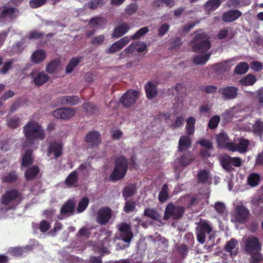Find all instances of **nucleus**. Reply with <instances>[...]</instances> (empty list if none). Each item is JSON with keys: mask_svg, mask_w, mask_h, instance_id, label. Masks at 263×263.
Wrapping results in <instances>:
<instances>
[{"mask_svg": "<svg viewBox=\"0 0 263 263\" xmlns=\"http://www.w3.org/2000/svg\"><path fill=\"white\" fill-rule=\"evenodd\" d=\"M23 132L26 139L23 143V148L32 146L35 140H43L46 135L42 126L34 121H29L23 127Z\"/></svg>", "mask_w": 263, "mask_h": 263, "instance_id": "f257e3e1", "label": "nucleus"}, {"mask_svg": "<svg viewBox=\"0 0 263 263\" xmlns=\"http://www.w3.org/2000/svg\"><path fill=\"white\" fill-rule=\"evenodd\" d=\"M23 199L24 196L21 192L16 189H11L7 190L2 196L1 202L7 206V210H11L15 209Z\"/></svg>", "mask_w": 263, "mask_h": 263, "instance_id": "f03ea898", "label": "nucleus"}, {"mask_svg": "<svg viewBox=\"0 0 263 263\" xmlns=\"http://www.w3.org/2000/svg\"><path fill=\"white\" fill-rule=\"evenodd\" d=\"M127 160L124 156H119L115 161L114 168L109 176L112 181L119 180L124 177L127 171Z\"/></svg>", "mask_w": 263, "mask_h": 263, "instance_id": "7ed1b4c3", "label": "nucleus"}, {"mask_svg": "<svg viewBox=\"0 0 263 263\" xmlns=\"http://www.w3.org/2000/svg\"><path fill=\"white\" fill-rule=\"evenodd\" d=\"M191 43L193 45V51L197 53L206 52L211 46L209 37L205 33L196 34L192 40Z\"/></svg>", "mask_w": 263, "mask_h": 263, "instance_id": "20e7f679", "label": "nucleus"}, {"mask_svg": "<svg viewBox=\"0 0 263 263\" xmlns=\"http://www.w3.org/2000/svg\"><path fill=\"white\" fill-rule=\"evenodd\" d=\"M185 212V208L182 206L177 205L171 202L168 203L165 209L163 219L168 220L172 218L178 220L181 218Z\"/></svg>", "mask_w": 263, "mask_h": 263, "instance_id": "39448f33", "label": "nucleus"}, {"mask_svg": "<svg viewBox=\"0 0 263 263\" xmlns=\"http://www.w3.org/2000/svg\"><path fill=\"white\" fill-rule=\"evenodd\" d=\"M196 231L197 240L200 243L203 244L205 241L206 234L211 235L213 228L210 222L204 220L199 223Z\"/></svg>", "mask_w": 263, "mask_h": 263, "instance_id": "423d86ee", "label": "nucleus"}, {"mask_svg": "<svg viewBox=\"0 0 263 263\" xmlns=\"http://www.w3.org/2000/svg\"><path fill=\"white\" fill-rule=\"evenodd\" d=\"M118 228L119 238L125 242H130L134 237L131 226L127 223L122 222L118 225Z\"/></svg>", "mask_w": 263, "mask_h": 263, "instance_id": "0eeeda50", "label": "nucleus"}, {"mask_svg": "<svg viewBox=\"0 0 263 263\" xmlns=\"http://www.w3.org/2000/svg\"><path fill=\"white\" fill-rule=\"evenodd\" d=\"M262 245L259 239L254 236H250L245 242V250L248 254L256 251H261Z\"/></svg>", "mask_w": 263, "mask_h": 263, "instance_id": "6e6552de", "label": "nucleus"}, {"mask_svg": "<svg viewBox=\"0 0 263 263\" xmlns=\"http://www.w3.org/2000/svg\"><path fill=\"white\" fill-rule=\"evenodd\" d=\"M250 215L249 209L243 204H239L235 208V220L239 223H244Z\"/></svg>", "mask_w": 263, "mask_h": 263, "instance_id": "1a4fd4ad", "label": "nucleus"}, {"mask_svg": "<svg viewBox=\"0 0 263 263\" xmlns=\"http://www.w3.org/2000/svg\"><path fill=\"white\" fill-rule=\"evenodd\" d=\"M238 88L233 86L219 88L218 92L221 95L224 100H233L238 96Z\"/></svg>", "mask_w": 263, "mask_h": 263, "instance_id": "9d476101", "label": "nucleus"}, {"mask_svg": "<svg viewBox=\"0 0 263 263\" xmlns=\"http://www.w3.org/2000/svg\"><path fill=\"white\" fill-rule=\"evenodd\" d=\"M138 95L139 92L137 90H128L122 97L120 102L124 106L130 107L136 103Z\"/></svg>", "mask_w": 263, "mask_h": 263, "instance_id": "9b49d317", "label": "nucleus"}, {"mask_svg": "<svg viewBox=\"0 0 263 263\" xmlns=\"http://www.w3.org/2000/svg\"><path fill=\"white\" fill-rule=\"evenodd\" d=\"M30 76L34 85L38 87L43 85L49 79V77L47 74L38 70H33Z\"/></svg>", "mask_w": 263, "mask_h": 263, "instance_id": "f8f14e48", "label": "nucleus"}, {"mask_svg": "<svg viewBox=\"0 0 263 263\" xmlns=\"http://www.w3.org/2000/svg\"><path fill=\"white\" fill-rule=\"evenodd\" d=\"M96 221L101 225H106L111 217V210L107 207L105 206L101 208L97 212Z\"/></svg>", "mask_w": 263, "mask_h": 263, "instance_id": "ddd939ff", "label": "nucleus"}, {"mask_svg": "<svg viewBox=\"0 0 263 263\" xmlns=\"http://www.w3.org/2000/svg\"><path fill=\"white\" fill-rule=\"evenodd\" d=\"M75 110L72 108L62 107L52 112V116L57 118L67 120L74 116Z\"/></svg>", "mask_w": 263, "mask_h": 263, "instance_id": "4468645a", "label": "nucleus"}, {"mask_svg": "<svg viewBox=\"0 0 263 263\" xmlns=\"http://www.w3.org/2000/svg\"><path fill=\"white\" fill-rule=\"evenodd\" d=\"M63 145L61 142L53 141L49 143L47 149V155H54L55 159L58 158L63 154Z\"/></svg>", "mask_w": 263, "mask_h": 263, "instance_id": "2eb2a0df", "label": "nucleus"}, {"mask_svg": "<svg viewBox=\"0 0 263 263\" xmlns=\"http://www.w3.org/2000/svg\"><path fill=\"white\" fill-rule=\"evenodd\" d=\"M20 14V11L17 8L5 5L0 13V18L8 17L11 20L16 18Z\"/></svg>", "mask_w": 263, "mask_h": 263, "instance_id": "dca6fc26", "label": "nucleus"}, {"mask_svg": "<svg viewBox=\"0 0 263 263\" xmlns=\"http://www.w3.org/2000/svg\"><path fill=\"white\" fill-rule=\"evenodd\" d=\"M84 140L91 147L98 146L101 142V135L96 130H92L86 135Z\"/></svg>", "mask_w": 263, "mask_h": 263, "instance_id": "f3484780", "label": "nucleus"}, {"mask_svg": "<svg viewBox=\"0 0 263 263\" xmlns=\"http://www.w3.org/2000/svg\"><path fill=\"white\" fill-rule=\"evenodd\" d=\"M76 202L73 199L67 200L62 206L60 214L62 216L69 217L74 214Z\"/></svg>", "mask_w": 263, "mask_h": 263, "instance_id": "a211bd4d", "label": "nucleus"}, {"mask_svg": "<svg viewBox=\"0 0 263 263\" xmlns=\"http://www.w3.org/2000/svg\"><path fill=\"white\" fill-rule=\"evenodd\" d=\"M242 15V13L238 9L230 10L222 14V20L227 23L237 20Z\"/></svg>", "mask_w": 263, "mask_h": 263, "instance_id": "6ab92c4d", "label": "nucleus"}, {"mask_svg": "<svg viewBox=\"0 0 263 263\" xmlns=\"http://www.w3.org/2000/svg\"><path fill=\"white\" fill-rule=\"evenodd\" d=\"M58 103L61 105H75L80 102V98L77 96H65L58 98Z\"/></svg>", "mask_w": 263, "mask_h": 263, "instance_id": "aec40b11", "label": "nucleus"}, {"mask_svg": "<svg viewBox=\"0 0 263 263\" xmlns=\"http://www.w3.org/2000/svg\"><path fill=\"white\" fill-rule=\"evenodd\" d=\"M24 149H25V152L22 157L21 167H27L34 162V158L32 156L33 149L26 148Z\"/></svg>", "mask_w": 263, "mask_h": 263, "instance_id": "412c9836", "label": "nucleus"}, {"mask_svg": "<svg viewBox=\"0 0 263 263\" xmlns=\"http://www.w3.org/2000/svg\"><path fill=\"white\" fill-rule=\"evenodd\" d=\"M130 29L128 23H122L117 26L112 33V37L115 38L120 37L124 35Z\"/></svg>", "mask_w": 263, "mask_h": 263, "instance_id": "4be33fe9", "label": "nucleus"}, {"mask_svg": "<svg viewBox=\"0 0 263 263\" xmlns=\"http://www.w3.org/2000/svg\"><path fill=\"white\" fill-rule=\"evenodd\" d=\"M78 181V173L77 171H73L67 176L64 183L68 187H77Z\"/></svg>", "mask_w": 263, "mask_h": 263, "instance_id": "5701e85b", "label": "nucleus"}, {"mask_svg": "<svg viewBox=\"0 0 263 263\" xmlns=\"http://www.w3.org/2000/svg\"><path fill=\"white\" fill-rule=\"evenodd\" d=\"M191 139L189 136H181L179 141L178 151L179 152L185 151L191 146Z\"/></svg>", "mask_w": 263, "mask_h": 263, "instance_id": "b1692460", "label": "nucleus"}, {"mask_svg": "<svg viewBox=\"0 0 263 263\" xmlns=\"http://www.w3.org/2000/svg\"><path fill=\"white\" fill-rule=\"evenodd\" d=\"M194 160L193 153L191 151H186L179 159V163L182 166H186Z\"/></svg>", "mask_w": 263, "mask_h": 263, "instance_id": "393cba45", "label": "nucleus"}, {"mask_svg": "<svg viewBox=\"0 0 263 263\" xmlns=\"http://www.w3.org/2000/svg\"><path fill=\"white\" fill-rule=\"evenodd\" d=\"M146 97L151 99L155 98L158 93L156 85L151 82H148L145 86Z\"/></svg>", "mask_w": 263, "mask_h": 263, "instance_id": "a878e982", "label": "nucleus"}, {"mask_svg": "<svg viewBox=\"0 0 263 263\" xmlns=\"http://www.w3.org/2000/svg\"><path fill=\"white\" fill-rule=\"evenodd\" d=\"M46 57L45 51L38 49L33 52L31 55V61L35 64H39L43 62Z\"/></svg>", "mask_w": 263, "mask_h": 263, "instance_id": "bb28decb", "label": "nucleus"}, {"mask_svg": "<svg viewBox=\"0 0 263 263\" xmlns=\"http://www.w3.org/2000/svg\"><path fill=\"white\" fill-rule=\"evenodd\" d=\"M39 172V167L36 165H33L26 170L25 177L27 181L31 180L37 176Z\"/></svg>", "mask_w": 263, "mask_h": 263, "instance_id": "cd10ccee", "label": "nucleus"}, {"mask_svg": "<svg viewBox=\"0 0 263 263\" xmlns=\"http://www.w3.org/2000/svg\"><path fill=\"white\" fill-rule=\"evenodd\" d=\"M257 81L256 77L253 74H248L239 80V83L245 86H252Z\"/></svg>", "mask_w": 263, "mask_h": 263, "instance_id": "c85d7f7f", "label": "nucleus"}, {"mask_svg": "<svg viewBox=\"0 0 263 263\" xmlns=\"http://www.w3.org/2000/svg\"><path fill=\"white\" fill-rule=\"evenodd\" d=\"M229 140V136L225 132H220L216 136V141L218 148H222Z\"/></svg>", "mask_w": 263, "mask_h": 263, "instance_id": "c756f323", "label": "nucleus"}, {"mask_svg": "<svg viewBox=\"0 0 263 263\" xmlns=\"http://www.w3.org/2000/svg\"><path fill=\"white\" fill-rule=\"evenodd\" d=\"M18 175L16 171H13L4 175L2 177V181L5 183H13L18 179Z\"/></svg>", "mask_w": 263, "mask_h": 263, "instance_id": "7c9ffc66", "label": "nucleus"}, {"mask_svg": "<svg viewBox=\"0 0 263 263\" xmlns=\"http://www.w3.org/2000/svg\"><path fill=\"white\" fill-rule=\"evenodd\" d=\"M137 191V187L135 184H130L126 186L123 191V196L125 199L134 195Z\"/></svg>", "mask_w": 263, "mask_h": 263, "instance_id": "2f4dec72", "label": "nucleus"}, {"mask_svg": "<svg viewBox=\"0 0 263 263\" xmlns=\"http://www.w3.org/2000/svg\"><path fill=\"white\" fill-rule=\"evenodd\" d=\"M238 242L236 239L234 238H231L229 241H228L224 246V250L228 253H231V256H235L238 253V251L236 250L233 252H232V250L234 249L236 246L237 245Z\"/></svg>", "mask_w": 263, "mask_h": 263, "instance_id": "473e14b6", "label": "nucleus"}, {"mask_svg": "<svg viewBox=\"0 0 263 263\" xmlns=\"http://www.w3.org/2000/svg\"><path fill=\"white\" fill-rule=\"evenodd\" d=\"M250 141L244 138L239 139L238 144H236L237 151L240 153H245L248 151Z\"/></svg>", "mask_w": 263, "mask_h": 263, "instance_id": "72a5a7b5", "label": "nucleus"}, {"mask_svg": "<svg viewBox=\"0 0 263 263\" xmlns=\"http://www.w3.org/2000/svg\"><path fill=\"white\" fill-rule=\"evenodd\" d=\"M213 68L215 73L217 74L223 73L230 69L229 65L226 63H216L213 65Z\"/></svg>", "mask_w": 263, "mask_h": 263, "instance_id": "f704fd0d", "label": "nucleus"}, {"mask_svg": "<svg viewBox=\"0 0 263 263\" xmlns=\"http://www.w3.org/2000/svg\"><path fill=\"white\" fill-rule=\"evenodd\" d=\"M220 163L222 167L228 172L233 170L232 157L228 155L223 156L221 160Z\"/></svg>", "mask_w": 263, "mask_h": 263, "instance_id": "c9c22d12", "label": "nucleus"}, {"mask_svg": "<svg viewBox=\"0 0 263 263\" xmlns=\"http://www.w3.org/2000/svg\"><path fill=\"white\" fill-rule=\"evenodd\" d=\"M169 198L168 187L167 184L162 185L161 191L158 195V199L160 202H165Z\"/></svg>", "mask_w": 263, "mask_h": 263, "instance_id": "e433bc0d", "label": "nucleus"}, {"mask_svg": "<svg viewBox=\"0 0 263 263\" xmlns=\"http://www.w3.org/2000/svg\"><path fill=\"white\" fill-rule=\"evenodd\" d=\"M220 0H209L204 4L205 9L209 11H214L221 5Z\"/></svg>", "mask_w": 263, "mask_h": 263, "instance_id": "4c0bfd02", "label": "nucleus"}, {"mask_svg": "<svg viewBox=\"0 0 263 263\" xmlns=\"http://www.w3.org/2000/svg\"><path fill=\"white\" fill-rule=\"evenodd\" d=\"M249 65L245 62L239 63L235 67L234 72L237 74H243L249 70Z\"/></svg>", "mask_w": 263, "mask_h": 263, "instance_id": "58836bf2", "label": "nucleus"}, {"mask_svg": "<svg viewBox=\"0 0 263 263\" xmlns=\"http://www.w3.org/2000/svg\"><path fill=\"white\" fill-rule=\"evenodd\" d=\"M144 215L155 220H158L160 217L159 213L154 208H146L144 211Z\"/></svg>", "mask_w": 263, "mask_h": 263, "instance_id": "ea45409f", "label": "nucleus"}, {"mask_svg": "<svg viewBox=\"0 0 263 263\" xmlns=\"http://www.w3.org/2000/svg\"><path fill=\"white\" fill-rule=\"evenodd\" d=\"M211 53L197 55L194 57L193 62L196 65H203L209 60Z\"/></svg>", "mask_w": 263, "mask_h": 263, "instance_id": "a19ab883", "label": "nucleus"}, {"mask_svg": "<svg viewBox=\"0 0 263 263\" xmlns=\"http://www.w3.org/2000/svg\"><path fill=\"white\" fill-rule=\"evenodd\" d=\"M81 61V58L76 57L72 58L66 67V72L67 73H71L74 68L79 64Z\"/></svg>", "mask_w": 263, "mask_h": 263, "instance_id": "79ce46f5", "label": "nucleus"}, {"mask_svg": "<svg viewBox=\"0 0 263 263\" xmlns=\"http://www.w3.org/2000/svg\"><path fill=\"white\" fill-rule=\"evenodd\" d=\"M60 63V60L55 59L50 61L46 66V71L49 74L55 72Z\"/></svg>", "mask_w": 263, "mask_h": 263, "instance_id": "37998d69", "label": "nucleus"}, {"mask_svg": "<svg viewBox=\"0 0 263 263\" xmlns=\"http://www.w3.org/2000/svg\"><path fill=\"white\" fill-rule=\"evenodd\" d=\"M196 120L193 117H189L186 120V130L188 135H193L195 132Z\"/></svg>", "mask_w": 263, "mask_h": 263, "instance_id": "c03bdc74", "label": "nucleus"}, {"mask_svg": "<svg viewBox=\"0 0 263 263\" xmlns=\"http://www.w3.org/2000/svg\"><path fill=\"white\" fill-rule=\"evenodd\" d=\"M260 252V251H256L248 253L251 256L250 263H259L262 261L263 257Z\"/></svg>", "mask_w": 263, "mask_h": 263, "instance_id": "a18cd8bd", "label": "nucleus"}, {"mask_svg": "<svg viewBox=\"0 0 263 263\" xmlns=\"http://www.w3.org/2000/svg\"><path fill=\"white\" fill-rule=\"evenodd\" d=\"M260 179V176L258 174L253 173L248 177V182L251 186L255 187L258 185Z\"/></svg>", "mask_w": 263, "mask_h": 263, "instance_id": "49530a36", "label": "nucleus"}, {"mask_svg": "<svg viewBox=\"0 0 263 263\" xmlns=\"http://www.w3.org/2000/svg\"><path fill=\"white\" fill-rule=\"evenodd\" d=\"M90 234V229H88L86 227H83L78 231L76 236L78 238L87 239L89 237Z\"/></svg>", "mask_w": 263, "mask_h": 263, "instance_id": "de8ad7c7", "label": "nucleus"}, {"mask_svg": "<svg viewBox=\"0 0 263 263\" xmlns=\"http://www.w3.org/2000/svg\"><path fill=\"white\" fill-rule=\"evenodd\" d=\"M89 200L87 197L83 198L78 203L77 212L81 213L84 212L88 205Z\"/></svg>", "mask_w": 263, "mask_h": 263, "instance_id": "09e8293b", "label": "nucleus"}, {"mask_svg": "<svg viewBox=\"0 0 263 263\" xmlns=\"http://www.w3.org/2000/svg\"><path fill=\"white\" fill-rule=\"evenodd\" d=\"M209 177V172L206 170L200 171L198 174V182L202 184H205L208 182Z\"/></svg>", "mask_w": 263, "mask_h": 263, "instance_id": "8fccbe9b", "label": "nucleus"}, {"mask_svg": "<svg viewBox=\"0 0 263 263\" xmlns=\"http://www.w3.org/2000/svg\"><path fill=\"white\" fill-rule=\"evenodd\" d=\"M253 131L255 134L261 136L263 133V122L260 121H256L253 126Z\"/></svg>", "mask_w": 263, "mask_h": 263, "instance_id": "3c124183", "label": "nucleus"}, {"mask_svg": "<svg viewBox=\"0 0 263 263\" xmlns=\"http://www.w3.org/2000/svg\"><path fill=\"white\" fill-rule=\"evenodd\" d=\"M197 143H198L200 146L205 147L208 149H213L214 147L212 142L208 139H201Z\"/></svg>", "mask_w": 263, "mask_h": 263, "instance_id": "603ef678", "label": "nucleus"}, {"mask_svg": "<svg viewBox=\"0 0 263 263\" xmlns=\"http://www.w3.org/2000/svg\"><path fill=\"white\" fill-rule=\"evenodd\" d=\"M220 121V117L217 115L212 117L208 123L209 128L211 129H214L217 127Z\"/></svg>", "mask_w": 263, "mask_h": 263, "instance_id": "864d4df0", "label": "nucleus"}, {"mask_svg": "<svg viewBox=\"0 0 263 263\" xmlns=\"http://www.w3.org/2000/svg\"><path fill=\"white\" fill-rule=\"evenodd\" d=\"M104 41L105 36L104 35L102 34L92 37L91 39L90 43L97 47L102 44Z\"/></svg>", "mask_w": 263, "mask_h": 263, "instance_id": "5fc2aeb1", "label": "nucleus"}, {"mask_svg": "<svg viewBox=\"0 0 263 263\" xmlns=\"http://www.w3.org/2000/svg\"><path fill=\"white\" fill-rule=\"evenodd\" d=\"M136 206V201H126L125 203L123 210L126 213H129L135 210Z\"/></svg>", "mask_w": 263, "mask_h": 263, "instance_id": "6e6d98bb", "label": "nucleus"}, {"mask_svg": "<svg viewBox=\"0 0 263 263\" xmlns=\"http://www.w3.org/2000/svg\"><path fill=\"white\" fill-rule=\"evenodd\" d=\"M20 123V118L14 117L9 119L7 121V125L11 128H15L19 126Z\"/></svg>", "mask_w": 263, "mask_h": 263, "instance_id": "4d7b16f0", "label": "nucleus"}, {"mask_svg": "<svg viewBox=\"0 0 263 263\" xmlns=\"http://www.w3.org/2000/svg\"><path fill=\"white\" fill-rule=\"evenodd\" d=\"M148 31V29L147 27H144L138 30L131 38L133 40H137L140 37L144 35Z\"/></svg>", "mask_w": 263, "mask_h": 263, "instance_id": "13d9d810", "label": "nucleus"}, {"mask_svg": "<svg viewBox=\"0 0 263 263\" xmlns=\"http://www.w3.org/2000/svg\"><path fill=\"white\" fill-rule=\"evenodd\" d=\"M104 4V0H91L88 3V7L90 9L94 10Z\"/></svg>", "mask_w": 263, "mask_h": 263, "instance_id": "bf43d9fd", "label": "nucleus"}, {"mask_svg": "<svg viewBox=\"0 0 263 263\" xmlns=\"http://www.w3.org/2000/svg\"><path fill=\"white\" fill-rule=\"evenodd\" d=\"M83 108L88 113H93L97 110V106L93 103L86 102L83 104Z\"/></svg>", "mask_w": 263, "mask_h": 263, "instance_id": "052dcab7", "label": "nucleus"}, {"mask_svg": "<svg viewBox=\"0 0 263 263\" xmlns=\"http://www.w3.org/2000/svg\"><path fill=\"white\" fill-rule=\"evenodd\" d=\"M47 0H30L29 2V6L32 8H37L45 4Z\"/></svg>", "mask_w": 263, "mask_h": 263, "instance_id": "680f3d73", "label": "nucleus"}, {"mask_svg": "<svg viewBox=\"0 0 263 263\" xmlns=\"http://www.w3.org/2000/svg\"><path fill=\"white\" fill-rule=\"evenodd\" d=\"M138 8L136 3H131L125 9V13L128 15H132L136 12Z\"/></svg>", "mask_w": 263, "mask_h": 263, "instance_id": "e2e57ef3", "label": "nucleus"}, {"mask_svg": "<svg viewBox=\"0 0 263 263\" xmlns=\"http://www.w3.org/2000/svg\"><path fill=\"white\" fill-rule=\"evenodd\" d=\"M177 251L183 257H185L188 253V248L186 245L181 244L177 246Z\"/></svg>", "mask_w": 263, "mask_h": 263, "instance_id": "0e129e2a", "label": "nucleus"}, {"mask_svg": "<svg viewBox=\"0 0 263 263\" xmlns=\"http://www.w3.org/2000/svg\"><path fill=\"white\" fill-rule=\"evenodd\" d=\"M135 49L136 51L138 52H142L146 50V44L143 42L138 41L134 43Z\"/></svg>", "mask_w": 263, "mask_h": 263, "instance_id": "69168bd1", "label": "nucleus"}, {"mask_svg": "<svg viewBox=\"0 0 263 263\" xmlns=\"http://www.w3.org/2000/svg\"><path fill=\"white\" fill-rule=\"evenodd\" d=\"M50 228V223L47 220H43L40 222L39 229L42 232H46Z\"/></svg>", "mask_w": 263, "mask_h": 263, "instance_id": "338daca9", "label": "nucleus"}, {"mask_svg": "<svg viewBox=\"0 0 263 263\" xmlns=\"http://www.w3.org/2000/svg\"><path fill=\"white\" fill-rule=\"evenodd\" d=\"M215 209L218 214H223L225 212L226 206L223 203L218 201L215 204Z\"/></svg>", "mask_w": 263, "mask_h": 263, "instance_id": "774afa93", "label": "nucleus"}]
</instances>
